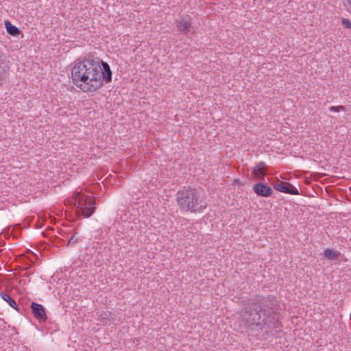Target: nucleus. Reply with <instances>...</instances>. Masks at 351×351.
Here are the masks:
<instances>
[{
	"mask_svg": "<svg viewBox=\"0 0 351 351\" xmlns=\"http://www.w3.org/2000/svg\"><path fill=\"white\" fill-rule=\"evenodd\" d=\"M328 110L330 112H339L340 111H345L346 108L343 106H330Z\"/></svg>",
	"mask_w": 351,
	"mask_h": 351,
	"instance_id": "nucleus-14",
	"label": "nucleus"
},
{
	"mask_svg": "<svg viewBox=\"0 0 351 351\" xmlns=\"http://www.w3.org/2000/svg\"><path fill=\"white\" fill-rule=\"evenodd\" d=\"M0 297L4 301H5L10 307L16 310V311H19L18 306L16 302L11 298V296L5 292L1 291L0 292Z\"/></svg>",
	"mask_w": 351,
	"mask_h": 351,
	"instance_id": "nucleus-11",
	"label": "nucleus"
},
{
	"mask_svg": "<svg viewBox=\"0 0 351 351\" xmlns=\"http://www.w3.org/2000/svg\"><path fill=\"white\" fill-rule=\"evenodd\" d=\"M34 316L38 320L45 321L47 319V315L44 307L38 303L32 302L31 304Z\"/></svg>",
	"mask_w": 351,
	"mask_h": 351,
	"instance_id": "nucleus-6",
	"label": "nucleus"
},
{
	"mask_svg": "<svg viewBox=\"0 0 351 351\" xmlns=\"http://www.w3.org/2000/svg\"><path fill=\"white\" fill-rule=\"evenodd\" d=\"M341 22H342V24L343 25V26L346 28H348V29H351V21L348 19H345V18H342L341 19Z\"/></svg>",
	"mask_w": 351,
	"mask_h": 351,
	"instance_id": "nucleus-15",
	"label": "nucleus"
},
{
	"mask_svg": "<svg viewBox=\"0 0 351 351\" xmlns=\"http://www.w3.org/2000/svg\"><path fill=\"white\" fill-rule=\"evenodd\" d=\"M5 25L8 33L12 36H16L19 33V29L14 25H13L8 21H5Z\"/></svg>",
	"mask_w": 351,
	"mask_h": 351,
	"instance_id": "nucleus-12",
	"label": "nucleus"
},
{
	"mask_svg": "<svg viewBox=\"0 0 351 351\" xmlns=\"http://www.w3.org/2000/svg\"><path fill=\"white\" fill-rule=\"evenodd\" d=\"M344 5L346 10L351 14V0H345Z\"/></svg>",
	"mask_w": 351,
	"mask_h": 351,
	"instance_id": "nucleus-17",
	"label": "nucleus"
},
{
	"mask_svg": "<svg viewBox=\"0 0 351 351\" xmlns=\"http://www.w3.org/2000/svg\"><path fill=\"white\" fill-rule=\"evenodd\" d=\"M79 240V237H77V234L75 233L71 237V239H69V242H68V244L69 245H73V244H75Z\"/></svg>",
	"mask_w": 351,
	"mask_h": 351,
	"instance_id": "nucleus-16",
	"label": "nucleus"
},
{
	"mask_svg": "<svg viewBox=\"0 0 351 351\" xmlns=\"http://www.w3.org/2000/svg\"><path fill=\"white\" fill-rule=\"evenodd\" d=\"M176 199L180 209L185 213H200L207 206L204 197L195 189L179 191Z\"/></svg>",
	"mask_w": 351,
	"mask_h": 351,
	"instance_id": "nucleus-3",
	"label": "nucleus"
},
{
	"mask_svg": "<svg viewBox=\"0 0 351 351\" xmlns=\"http://www.w3.org/2000/svg\"><path fill=\"white\" fill-rule=\"evenodd\" d=\"M10 69V62L7 58L6 56L0 53V77L6 75Z\"/></svg>",
	"mask_w": 351,
	"mask_h": 351,
	"instance_id": "nucleus-8",
	"label": "nucleus"
},
{
	"mask_svg": "<svg viewBox=\"0 0 351 351\" xmlns=\"http://www.w3.org/2000/svg\"><path fill=\"white\" fill-rule=\"evenodd\" d=\"M71 80L82 92L93 93L99 89L104 82H111L112 71L107 62L84 59L74 63Z\"/></svg>",
	"mask_w": 351,
	"mask_h": 351,
	"instance_id": "nucleus-1",
	"label": "nucleus"
},
{
	"mask_svg": "<svg viewBox=\"0 0 351 351\" xmlns=\"http://www.w3.org/2000/svg\"><path fill=\"white\" fill-rule=\"evenodd\" d=\"M274 188L280 192L291 194V195H298L299 191L296 187L293 186L289 182H278L274 184Z\"/></svg>",
	"mask_w": 351,
	"mask_h": 351,
	"instance_id": "nucleus-5",
	"label": "nucleus"
},
{
	"mask_svg": "<svg viewBox=\"0 0 351 351\" xmlns=\"http://www.w3.org/2000/svg\"><path fill=\"white\" fill-rule=\"evenodd\" d=\"M253 190L258 195L265 197L270 196L272 193L271 188L263 183L254 184Z\"/></svg>",
	"mask_w": 351,
	"mask_h": 351,
	"instance_id": "nucleus-7",
	"label": "nucleus"
},
{
	"mask_svg": "<svg viewBox=\"0 0 351 351\" xmlns=\"http://www.w3.org/2000/svg\"><path fill=\"white\" fill-rule=\"evenodd\" d=\"M74 204L80 210L82 215L89 217L95 212L92 196L86 195L82 191H76L73 195Z\"/></svg>",
	"mask_w": 351,
	"mask_h": 351,
	"instance_id": "nucleus-4",
	"label": "nucleus"
},
{
	"mask_svg": "<svg viewBox=\"0 0 351 351\" xmlns=\"http://www.w3.org/2000/svg\"><path fill=\"white\" fill-rule=\"evenodd\" d=\"M339 253L334 250L327 249L324 251V256L329 260H335L338 258Z\"/></svg>",
	"mask_w": 351,
	"mask_h": 351,
	"instance_id": "nucleus-13",
	"label": "nucleus"
},
{
	"mask_svg": "<svg viewBox=\"0 0 351 351\" xmlns=\"http://www.w3.org/2000/svg\"><path fill=\"white\" fill-rule=\"evenodd\" d=\"M176 26L180 32L185 33L189 31L191 22L185 19H182L176 21Z\"/></svg>",
	"mask_w": 351,
	"mask_h": 351,
	"instance_id": "nucleus-10",
	"label": "nucleus"
},
{
	"mask_svg": "<svg viewBox=\"0 0 351 351\" xmlns=\"http://www.w3.org/2000/svg\"><path fill=\"white\" fill-rule=\"evenodd\" d=\"M242 319L247 326H256L267 335H276L280 328L277 315L270 310L260 308L257 304H248L241 313Z\"/></svg>",
	"mask_w": 351,
	"mask_h": 351,
	"instance_id": "nucleus-2",
	"label": "nucleus"
},
{
	"mask_svg": "<svg viewBox=\"0 0 351 351\" xmlns=\"http://www.w3.org/2000/svg\"><path fill=\"white\" fill-rule=\"evenodd\" d=\"M265 163L263 162H260L258 165L253 169V175L258 179L261 180L265 175Z\"/></svg>",
	"mask_w": 351,
	"mask_h": 351,
	"instance_id": "nucleus-9",
	"label": "nucleus"
}]
</instances>
